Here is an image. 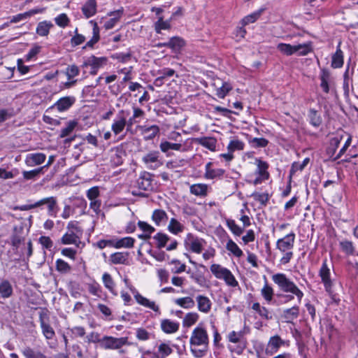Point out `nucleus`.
Returning <instances> with one entry per match:
<instances>
[{
    "label": "nucleus",
    "instance_id": "5",
    "mask_svg": "<svg viewBox=\"0 0 358 358\" xmlns=\"http://www.w3.org/2000/svg\"><path fill=\"white\" fill-rule=\"evenodd\" d=\"M210 269L216 278L223 280L228 286L235 287L238 285V281L228 268L220 264H213Z\"/></svg>",
    "mask_w": 358,
    "mask_h": 358
},
{
    "label": "nucleus",
    "instance_id": "23",
    "mask_svg": "<svg viewBox=\"0 0 358 358\" xmlns=\"http://www.w3.org/2000/svg\"><path fill=\"white\" fill-rule=\"evenodd\" d=\"M129 252H117L110 257V262L114 264H128Z\"/></svg>",
    "mask_w": 358,
    "mask_h": 358
},
{
    "label": "nucleus",
    "instance_id": "45",
    "mask_svg": "<svg viewBox=\"0 0 358 358\" xmlns=\"http://www.w3.org/2000/svg\"><path fill=\"white\" fill-rule=\"evenodd\" d=\"M160 150L163 152H166L169 150H180L182 148L181 143H173L166 141H162L159 145Z\"/></svg>",
    "mask_w": 358,
    "mask_h": 358
},
{
    "label": "nucleus",
    "instance_id": "13",
    "mask_svg": "<svg viewBox=\"0 0 358 358\" xmlns=\"http://www.w3.org/2000/svg\"><path fill=\"white\" fill-rule=\"evenodd\" d=\"M159 153L157 151H153L145 155L142 160L148 166L150 169H155L162 165L159 160Z\"/></svg>",
    "mask_w": 358,
    "mask_h": 358
},
{
    "label": "nucleus",
    "instance_id": "60",
    "mask_svg": "<svg viewBox=\"0 0 358 358\" xmlns=\"http://www.w3.org/2000/svg\"><path fill=\"white\" fill-rule=\"evenodd\" d=\"M158 352L162 358H164L173 352L171 348L166 343H162L159 345Z\"/></svg>",
    "mask_w": 358,
    "mask_h": 358
},
{
    "label": "nucleus",
    "instance_id": "25",
    "mask_svg": "<svg viewBox=\"0 0 358 358\" xmlns=\"http://www.w3.org/2000/svg\"><path fill=\"white\" fill-rule=\"evenodd\" d=\"M140 130L145 139H152L159 132V128L157 125H152L150 127L141 126Z\"/></svg>",
    "mask_w": 358,
    "mask_h": 358
},
{
    "label": "nucleus",
    "instance_id": "41",
    "mask_svg": "<svg viewBox=\"0 0 358 358\" xmlns=\"http://www.w3.org/2000/svg\"><path fill=\"white\" fill-rule=\"evenodd\" d=\"M13 294V287L9 281L5 280L0 283V294L3 298H8Z\"/></svg>",
    "mask_w": 358,
    "mask_h": 358
},
{
    "label": "nucleus",
    "instance_id": "40",
    "mask_svg": "<svg viewBox=\"0 0 358 358\" xmlns=\"http://www.w3.org/2000/svg\"><path fill=\"white\" fill-rule=\"evenodd\" d=\"M199 315L195 312H190L185 315L182 320V325L185 327H190L199 320Z\"/></svg>",
    "mask_w": 358,
    "mask_h": 358
},
{
    "label": "nucleus",
    "instance_id": "26",
    "mask_svg": "<svg viewBox=\"0 0 358 358\" xmlns=\"http://www.w3.org/2000/svg\"><path fill=\"white\" fill-rule=\"evenodd\" d=\"M255 164L257 166L256 173L259 174L262 179H268L269 177V173L267 171L268 168V164L260 159H255Z\"/></svg>",
    "mask_w": 358,
    "mask_h": 358
},
{
    "label": "nucleus",
    "instance_id": "22",
    "mask_svg": "<svg viewBox=\"0 0 358 358\" xmlns=\"http://www.w3.org/2000/svg\"><path fill=\"white\" fill-rule=\"evenodd\" d=\"M82 12L86 18L94 16L96 13V0H87L82 7Z\"/></svg>",
    "mask_w": 358,
    "mask_h": 358
},
{
    "label": "nucleus",
    "instance_id": "59",
    "mask_svg": "<svg viewBox=\"0 0 358 358\" xmlns=\"http://www.w3.org/2000/svg\"><path fill=\"white\" fill-rule=\"evenodd\" d=\"M77 125V122L75 121H70L67 123V125L66 127L62 129L60 137L64 138L67 136H69L75 129V127Z\"/></svg>",
    "mask_w": 358,
    "mask_h": 358
},
{
    "label": "nucleus",
    "instance_id": "54",
    "mask_svg": "<svg viewBox=\"0 0 358 358\" xmlns=\"http://www.w3.org/2000/svg\"><path fill=\"white\" fill-rule=\"evenodd\" d=\"M44 167H40L31 171H24L22 172V175L24 179L31 180L35 178L40 173H43Z\"/></svg>",
    "mask_w": 358,
    "mask_h": 358
},
{
    "label": "nucleus",
    "instance_id": "20",
    "mask_svg": "<svg viewBox=\"0 0 358 358\" xmlns=\"http://www.w3.org/2000/svg\"><path fill=\"white\" fill-rule=\"evenodd\" d=\"M212 165V162H208L206 164L204 177L206 179H214L222 177L225 171L222 169H211Z\"/></svg>",
    "mask_w": 358,
    "mask_h": 358
},
{
    "label": "nucleus",
    "instance_id": "24",
    "mask_svg": "<svg viewBox=\"0 0 358 358\" xmlns=\"http://www.w3.org/2000/svg\"><path fill=\"white\" fill-rule=\"evenodd\" d=\"M208 189V185L203 183L194 184L189 188L190 193L197 196H206Z\"/></svg>",
    "mask_w": 358,
    "mask_h": 358
},
{
    "label": "nucleus",
    "instance_id": "10",
    "mask_svg": "<svg viewBox=\"0 0 358 358\" xmlns=\"http://www.w3.org/2000/svg\"><path fill=\"white\" fill-rule=\"evenodd\" d=\"M319 275L322 282L324 283V287L327 292L330 290L332 286V282L330 278V268L327 265V259H325L322 264L319 271Z\"/></svg>",
    "mask_w": 358,
    "mask_h": 358
},
{
    "label": "nucleus",
    "instance_id": "2",
    "mask_svg": "<svg viewBox=\"0 0 358 358\" xmlns=\"http://www.w3.org/2000/svg\"><path fill=\"white\" fill-rule=\"evenodd\" d=\"M295 234L291 232L283 238H279L276 242V248L284 254L280 260L282 265L288 264L293 257L292 249L295 242Z\"/></svg>",
    "mask_w": 358,
    "mask_h": 358
},
{
    "label": "nucleus",
    "instance_id": "48",
    "mask_svg": "<svg viewBox=\"0 0 358 358\" xmlns=\"http://www.w3.org/2000/svg\"><path fill=\"white\" fill-rule=\"evenodd\" d=\"M308 117L310 119V124L315 127H318L322 123V118L320 115L318 114V112L314 109H310L309 110Z\"/></svg>",
    "mask_w": 358,
    "mask_h": 358
},
{
    "label": "nucleus",
    "instance_id": "30",
    "mask_svg": "<svg viewBox=\"0 0 358 358\" xmlns=\"http://www.w3.org/2000/svg\"><path fill=\"white\" fill-rule=\"evenodd\" d=\"M122 14V10H117L109 13L110 16H113L110 19L106 21L104 24L106 29H113L115 25L120 21L121 15Z\"/></svg>",
    "mask_w": 358,
    "mask_h": 358
},
{
    "label": "nucleus",
    "instance_id": "14",
    "mask_svg": "<svg viewBox=\"0 0 358 358\" xmlns=\"http://www.w3.org/2000/svg\"><path fill=\"white\" fill-rule=\"evenodd\" d=\"M46 159V155L43 153H30L27 155L25 163L28 166H34L43 164Z\"/></svg>",
    "mask_w": 358,
    "mask_h": 358
},
{
    "label": "nucleus",
    "instance_id": "17",
    "mask_svg": "<svg viewBox=\"0 0 358 358\" xmlns=\"http://www.w3.org/2000/svg\"><path fill=\"white\" fill-rule=\"evenodd\" d=\"M75 101L76 99L73 96H64L60 98L52 107L57 108L59 112H63L71 108Z\"/></svg>",
    "mask_w": 358,
    "mask_h": 358
},
{
    "label": "nucleus",
    "instance_id": "31",
    "mask_svg": "<svg viewBox=\"0 0 358 358\" xmlns=\"http://www.w3.org/2000/svg\"><path fill=\"white\" fill-rule=\"evenodd\" d=\"M135 239L131 237H124L117 240L115 242L113 241V247L115 248H131L134 246Z\"/></svg>",
    "mask_w": 358,
    "mask_h": 358
},
{
    "label": "nucleus",
    "instance_id": "18",
    "mask_svg": "<svg viewBox=\"0 0 358 358\" xmlns=\"http://www.w3.org/2000/svg\"><path fill=\"white\" fill-rule=\"evenodd\" d=\"M161 329L166 334H174L179 329L180 324L177 322H173L169 319H164L161 321Z\"/></svg>",
    "mask_w": 358,
    "mask_h": 358
},
{
    "label": "nucleus",
    "instance_id": "42",
    "mask_svg": "<svg viewBox=\"0 0 358 358\" xmlns=\"http://www.w3.org/2000/svg\"><path fill=\"white\" fill-rule=\"evenodd\" d=\"M299 315V306H293L284 310L283 316L289 322L296 319Z\"/></svg>",
    "mask_w": 358,
    "mask_h": 358
},
{
    "label": "nucleus",
    "instance_id": "56",
    "mask_svg": "<svg viewBox=\"0 0 358 358\" xmlns=\"http://www.w3.org/2000/svg\"><path fill=\"white\" fill-rule=\"evenodd\" d=\"M80 73V69L78 66L75 64L69 65L66 69L65 74L69 80L77 76Z\"/></svg>",
    "mask_w": 358,
    "mask_h": 358
},
{
    "label": "nucleus",
    "instance_id": "53",
    "mask_svg": "<svg viewBox=\"0 0 358 358\" xmlns=\"http://www.w3.org/2000/svg\"><path fill=\"white\" fill-rule=\"evenodd\" d=\"M243 148L244 143L238 139L231 141L227 146V150L230 152H234L236 150H242Z\"/></svg>",
    "mask_w": 358,
    "mask_h": 358
},
{
    "label": "nucleus",
    "instance_id": "49",
    "mask_svg": "<svg viewBox=\"0 0 358 358\" xmlns=\"http://www.w3.org/2000/svg\"><path fill=\"white\" fill-rule=\"evenodd\" d=\"M46 205L48 206V214L50 216H56L57 213V199L54 196L49 197V199L47 201Z\"/></svg>",
    "mask_w": 358,
    "mask_h": 358
},
{
    "label": "nucleus",
    "instance_id": "52",
    "mask_svg": "<svg viewBox=\"0 0 358 358\" xmlns=\"http://www.w3.org/2000/svg\"><path fill=\"white\" fill-rule=\"evenodd\" d=\"M56 269L57 270V271L65 274L71 271V267L64 260L62 259H58L56 261Z\"/></svg>",
    "mask_w": 358,
    "mask_h": 358
},
{
    "label": "nucleus",
    "instance_id": "33",
    "mask_svg": "<svg viewBox=\"0 0 358 358\" xmlns=\"http://www.w3.org/2000/svg\"><path fill=\"white\" fill-rule=\"evenodd\" d=\"M170 48L175 52H179L185 45V41L179 36H173L169 39Z\"/></svg>",
    "mask_w": 358,
    "mask_h": 358
},
{
    "label": "nucleus",
    "instance_id": "43",
    "mask_svg": "<svg viewBox=\"0 0 358 358\" xmlns=\"http://www.w3.org/2000/svg\"><path fill=\"white\" fill-rule=\"evenodd\" d=\"M277 49L282 54L287 56H290L295 53V45H292L290 44L281 43L278 44Z\"/></svg>",
    "mask_w": 358,
    "mask_h": 358
},
{
    "label": "nucleus",
    "instance_id": "1",
    "mask_svg": "<svg viewBox=\"0 0 358 358\" xmlns=\"http://www.w3.org/2000/svg\"><path fill=\"white\" fill-rule=\"evenodd\" d=\"M189 343L192 346H201V349L191 348V352L196 357H202L205 355L208 345V336L206 329L201 327H196L190 338Z\"/></svg>",
    "mask_w": 358,
    "mask_h": 358
},
{
    "label": "nucleus",
    "instance_id": "6",
    "mask_svg": "<svg viewBox=\"0 0 358 358\" xmlns=\"http://www.w3.org/2000/svg\"><path fill=\"white\" fill-rule=\"evenodd\" d=\"M128 342L127 337L115 338L105 336L101 338V347L105 350H118Z\"/></svg>",
    "mask_w": 358,
    "mask_h": 358
},
{
    "label": "nucleus",
    "instance_id": "44",
    "mask_svg": "<svg viewBox=\"0 0 358 358\" xmlns=\"http://www.w3.org/2000/svg\"><path fill=\"white\" fill-rule=\"evenodd\" d=\"M226 248L227 250L231 252L234 256L237 257H241L243 255V251L241 250V248L231 239H229L227 241Z\"/></svg>",
    "mask_w": 358,
    "mask_h": 358
},
{
    "label": "nucleus",
    "instance_id": "12",
    "mask_svg": "<svg viewBox=\"0 0 358 358\" xmlns=\"http://www.w3.org/2000/svg\"><path fill=\"white\" fill-rule=\"evenodd\" d=\"M202 239L194 237L193 234H188L185 238V243L189 246V249L195 253H200L202 251Z\"/></svg>",
    "mask_w": 358,
    "mask_h": 358
},
{
    "label": "nucleus",
    "instance_id": "7",
    "mask_svg": "<svg viewBox=\"0 0 358 358\" xmlns=\"http://www.w3.org/2000/svg\"><path fill=\"white\" fill-rule=\"evenodd\" d=\"M107 61L108 59L105 57H97L94 55H91L85 59L82 66L84 68L90 66L91 68L90 73L91 75H96L98 70L106 64Z\"/></svg>",
    "mask_w": 358,
    "mask_h": 358
},
{
    "label": "nucleus",
    "instance_id": "29",
    "mask_svg": "<svg viewBox=\"0 0 358 358\" xmlns=\"http://www.w3.org/2000/svg\"><path fill=\"white\" fill-rule=\"evenodd\" d=\"M340 44L341 43H339L336 52L332 56L331 67L334 69L341 68L343 65V53L340 48Z\"/></svg>",
    "mask_w": 358,
    "mask_h": 358
},
{
    "label": "nucleus",
    "instance_id": "55",
    "mask_svg": "<svg viewBox=\"0 0 358 358\" xmlns=\"http://www.w3.org/2000/svg\"><path fill=\"white\" fill-rule=\"evenodd\" d=\"M261 294L266 301H271L273 296V289L267 283L264 285L261 290Z\"/></svg>",
    "mask_w": 358,
    "mask_h": 358
},
{
    "label": "nucleus",
    "instance_id": "39",
    "mask_svg": "<svg viewBox=\"0 0 358 358\" xmlns=\"http://www.w3.org/2000/svg\"><path fill=\"white\" fill-rule=\"evenodd\" d=\"M153 239L155 241L156 247L161 249L166 245L170 238L166 234L159 232L153 236Z\"/></svg>",
    "mask_w": 358,
    "mask_h": 358
},
{
    "label": "nucleus",
    "instance_id": "63",
    "mask_svg": "<svg viewBox=\"0 0 358 358\" xmlns=\"http://www.w3.org/2000/svg\"><path fill=\"white\" fill-rule=\"evenodd\" d=\"M102 279L105 287L110 291H112L114 288V282L111 275L108 273H105L102 276Z\"/></svg>",
    "mask_w": 358,
    "mask_h": 358
},
{
    "label": "nucleus",
    "instance_id": "15",
    "mask_svg": "<svg viewBox=\"0 0 358 358\" xmlns=\"http://www.w3.org/2000/svg\"><path fill=\"white\" fill-rule=\"evenodd\" d=\"M194 142L210 151L215 152L217 147V139L214 137L203 136L196 138Z\"/></svg>",
    "mask_w": 358,
    "mask_h": 358
},
{
    "label": "nucleus",
    "instance_id": "47",
    "mask_svg": "<svg viewBox=\"0 0 358 358\" xmlns=\"http://www.w3.org/2000/svg\"><path fill=\"white\" fill-rule=\"evenodd\" d=\"M313 51L311 43H303L295 45V53L297 52L300 56L307 55Z\"/></svg>",
    "mask_w": 358,
    "mask_h": 358
},
{
    "label": "nucleus",
    "instance_id": "37",
    "mask_svg": "<svg viewBox=\"0 0 358 358\" xmlns=\"http://www.w3.org/2000/svg\"><path fill=\"white\" fill-rule=\"evenodd\" d=\"M137 186L140 189L144 191L152 189V180L149 176H142L137 180Z\"/></svg>",
    "mask_w": 358,
    "mask_h": 358
},
{
    "label": "nucleus",
    "instance_id": "27",
    "mask_svg": "<svg viewBox=\"0 0 358 358\" xmlns=\"http://www.w3.org/2000/svg\"><path fill=\"white\" fill-rule=\"evenodd\" d=\"M52 27L53 24L50 21L40 22L36 27V32L41 36H47Z\"/></svg>",
    "mask_w": 358,
    "mask_h": 358
},
{
    "label": "nucleus",
    "instance_id": "46",
    "mask_svg": "<svg viewBox=\"0 0 358 358\" xmlns=\"http://www.w3.org/2000/svg\"><path fill=\"white\" fill-rule=\"evenodd\" d=\"M175 303L180 307L187 309L192 308L195 304L193 299L189 296L177 299Z\"/></svg>",
    "mask_w": 358,
    "mask_h": 358
},
{
    "label": "nucleus",
    "instance_id": "19",
    "mask_svg": "<svg viewBox=\"0 0 358 358\" xmlns=\"http://www.w3.org/2000/svg\"><path fill=\"white\" fill-rule=\"evenodd\" d=\"M198 310L204 313H208L211 309L212 303L208 297L203 295H198L196 297Z\"/></svg>",
    "mask_w": 358,
    "mask_h": 358
},
{
    "label": "nucleus",
    "instance_id": "9",
    "mask_svg": "<svg viewBox=\"0 0 358 358\" xmlns=\"http://www.w3.org/2000/svg\"><path fill=\"white\" fill-rule=\"evenodd\" d=\"M128 114L129 113H126L124 110L119 111L117 118L111 125V129L115 135L120 134L124 130L127 124L126 115Z\"/></svg>",
    "mask_w": 358,
    "mask_h": 358
},
{
    "label": "nucleus",
    "instance_id": "32",
    "mask_svg": "<svg viewBox=\"0 0 358 358\" xmlns=\"http://www.w3.org/2000/svg\"><path fill=\"white\" fill-rule=\"evenodd\" d=\"M40 324L43 334L46 338V339H52L55 335V331L48 322H45L41 316L40 317Z\"/></svg>",
    "mask_w": 358,
    "mask_h": 358
},
{
    "label": "nucleus",
    "instance_id": "36",
    "mask_svg": "<svg viewBox=\"0 0 358 358\" xmlns=\"http://www.w3.org/2000/svg\"><path fill=\"white\" fill-rule=\"evenodd\" d=\"M90 23L93 26V36L92 38L86 43L85 47L92 48L95 43H96L100 38L99 36V28L98 24L94 20L90 21Z\"/></svg>",
    "mask_w": 358,
    "mask_h": 358
},
{
    "label": "nucleus",
    "instance_id": "8",
    "mask_svg": "<svg viewBox=\"0 0 358 358\" xmlns=\"http://www.w3.org/2000/svg\"><path fill=\"white\" fill-rule=\"evenodd\" d=\"M287 344V342L282 340L278 335L271 336L267 343L265 354L271 356L276 353L279 349Z\"/></svg>",
    "mask_w": 358,
    "mask_h": 358
},
{
    "label": "nucleus",
    "instance_id": "28",
    "mask_svg": "<svg viewBox=\"0 0 358 358\" xmlns=\"http://www.w3.org/2000/svg\"><path fill=\"white\" fill-rule=\"evenodd\" d=\"M152 220L157 226H159L167 221L168 216L164 210L157 209L152 213Z\"/></svg>",
    "mask_w": 358,
    "mask_h": 358
},
{
    "label": "nucleus",
    "instance_id": "58",
    "mask_svg": "<svg viewBox=\"0 0 358 358\" xmlns=\"http://www.w3.org/2000/svg\"><path fill=\"white\" fill-rule=\"evenodd\" d=\"M57 25L62 28L67 27L70 22V20L65 13H62L55 18Z\"/></svg>",
    "mask_w": 358,
    "mask_h": 358
},
{
    "label": "nucleus",
    "instance_id": "64",
    "mask_svg": "<svg viewBox=\"0 0 358 358\" xmlns=\"http://www.w3.org/2000/svg\"><path fill=\"white\" fill-rule=\"evenodd\" d=\"M77 31H78V29L76 28L75 30L76 34L71 39V43L72 45V46L79 45L82 44L85 41V36H83L82 34H78Z\"/></svg>",
    "mask_w": 358,
    "mask_h": 358
},
{
    "label": "nucleus",
    "instance_id": "62",
    "mask_svg": "<svg viewBox=\"0 0 358 358\" xmlns=\"http://www.w3.org/2000/svg\"><path fill=\"white\" fill-rule=\"evenodd\" d=\"M67 229L69 232H73L82 236L83 229L78 226V222L76 221H71L68 223Z\"/></svg>",
    "mask_w": 358,
    "mask_h": 358
},
{
    "label": "nucleus",
    "instance_id": "4",
    "mask_svg": "<svg viewBox=\"0 0 358 358\" xmlns=\"http://www.w3.org/2000/svg\"><path fill=\"white\" fill-rule=\"evenodd\" d=\"M246 332L244 330L240 331H232L227 335V339L231 344L228 345V349L231 352L241 355L247 347V339L245 337Z\"/></svg>",
    "mask_w": 358,
    "mask_h": 358
},
{
    "label": "nucleus",
    "instance_id": "16",
    "mask_svg": "<svg viewBox=\"0 0 358 358\" xmlns=\"http://www.w3.org/2000/svg\"><path fill=\"white\" fill-rule=\"evenodd\" d=\"M45 8H36L34 9H31L29 11H27L23 13L17 14L15 16H13L10 18V22L13 23H17L22 20H24L30 17H31L34 15L38 14V13H43L45 11Z\"/></svg>",
    "mask_w": 358,
    "mask_h": 358
},
{
    "label": "nucleus",
    "instance_id": "34",
    "mask_svg": "<svg viewBox=\"0 0 358 358\" xmlns=\"http://www.w3.org/2000/svg\"><path fill=\"white\" fill-rule=\"evenodd\" d=\"M21 352L25 358H48L41 351L35 350L30 347L24 348Z\"/></svg>",
    "mask_w": 358,
    "mask_h": 358
},
{
    "label": "nucleus",
    "instance_id": "50",
    "mask_svg": "<svg viewBox=\"0 0 358 358\" xmlns=\"http://www.w3.org/2000/svg\"><path fill=\"white\" fill-rule=\"evenodd\" d=\"M171 24L169 20L164 21L162 16L155 23V29L157 34H160L162 29H169Z\"/></svg>",
    "mask_w": 358,
    "mask_h": 358
},
{
    "label": "nucleus",
    "instance_id": "11",
    "mask_svg": "<svg viewBox=\"0 0 358 358\" xmlns=\"http://www.w3.org/2000/svg\"><path fill=\"white\" fill-rule=\"evenodd\" d=\"M215 90V94L220 99H224L226 95L232 90V86L227 82H224L221 80H217L213 84Z\"/></svg>",
    "mask_w": 358,
    "mask_h": 358
},
{
    "label": "nucleus",
    "instance_id": "21",
    "mask_svg": "<svg viewBox=\"0 0 358 358\" xmlns=\"http://www.w3.org/2000/svg\"><path fill=\"white\" fill-rule=\"evenodd\" d=\"M134 298L136 300L137 303L141 304V306L150 308L155 312H159V308L157 305L155 304V301H150L148 299L144 297L139 293H136L134 295Z\"/></svg>",
    "mask_w": 358,
    "mask_h": 358
},
{
    "label": "nucleus",
    "instance_id": "51",
    "mask_svg": "<svg viewBox=\"0 0 358 358\" xmlns=\"http://www.w3.org/2000/svg\"><path fill=\"white\" fill-rule=\"evenodd\" d=\"M227 225L235 236H241L244 231L243 228L237 225L234 220H227Z\"/></svg>",
    "mask_w": 358,
    "mask_h": 358
},
{
    "label": "nucleus",
    "instance_id": "38",
    "mask_svg": "<svg viewBox=\"0 0 358 358\" xmlns=\"http://www.w3.org/2000/svg\"><path fill=\"white\" fill-rule=\"evenodd\" d=\"M184 228L183 224L175 218H171L168 225V230L175 235L183 231Z\"/></svg>",
    "mask_w": 358,
    "mask_h": 358
},
{
    "label": "nucleus",
    "instance_id": "35",
    "mask_svg": "<svg viewBox=\"0 0 358 358\" xmlns=\"http://www.w3.org/2000/svg\"><path fill=\"white\" fill-rule=\"evenodd\" d=\"M79 234L73 232H66L61 238V243L63 245L74 244L76 242L79 243Z\"/></svg>",
    "mask_w": 358,
    "mask_h": 358
},
{
    "label": "nucleus",
    "instance_id": "3",
    "mask_svg": "<svg viewBox=\"0 0 358 358\" xmlns=\"http://www.w3.org/2000/svg\"><path fill=\"white\" fill-rule=\"evenodd\" d=\"M272 280L278 285L280 290L284 292L292 293L296 296L298 301L301 302L303 296V292L285 274L276 273L272 276Z\"/></svg>",
    "mask_w": 358,
    "mask_h": 358
},
{
    "label": "nucleus",
    "instance_id": "61",
    "mask_svg": "<svg viewBox=\"0 0 358 358\" xmlns=\"http://www.w3.org/2000/svg\"><path fill=\"white\" fill-rule=\"evenodd\" d=\"M340 245L343 252L347 255H352L355 251L353 244L351 241H343L340 243Z\"/></svg>",
    "mask_w": 358,
    "mask_h": 358
},
{
    "label": "nucleus",
    "instance_id": "57",
    "mask_svg": "<svg viewBox=\"0 0 358 358\" xmlns=\"http://www.w3.org/2000/svg\"><path fill=\"white\" fill-rule=\"evenodd\" d=\"M251 196L256 201H259L262 206H266L269 200V195L268 193L254 192Z\"/></svg>",
    "mask_w": 358,
    "mask_h": 358
}]
</instances>
